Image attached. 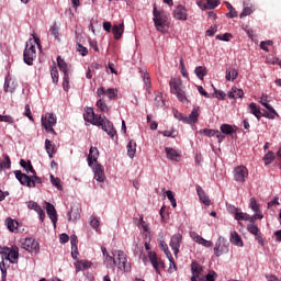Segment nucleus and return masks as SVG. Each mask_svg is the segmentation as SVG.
<instances>
[{"label": "nucleus", "instance_id": "obj_1", "mask_svg": "<svg viewBox=\"0 0 281 281\" xmlns=\"http://www.w3.org/2000/svg\"><path fill=\"white\" fill-rule=\"evenodd\" d=\"M85 120L90 122V124H93V126H101L102 131H105L112 138L117 135V131L113 126V123H111L106 116L97 115L93 108H87Z\"/></svg>", "mask_w": 281, "mask_h": 281}, {"label": "nucleus", "instance_id": "obj_2", "mask_svg": "<svg viewBox=\"0 0 281 281\" xmlns=\"http://www.w3.org/2000/svg\"><path fill=\"white\" fill-rule=\"evenodd\" d=\"M153 15L154 25L157 32H160V34H166L170 27L168 15H166L162 11L157 10L156 5H154Z\"/></svg>", "mask_w": 281, "mask_h": 281}, {"label": "nucleus", "instance_id": "obj_3", "mask_svg": "<svg viewBox=\"0 0 281 281\" xmlns=\"http://www.w3.org/2000/svg\"><path fill=\"white\" fill-rule=\"evenodd\" d=\"M170 92L178 98L180 102H188V97H186V91H183V82L181 78H172L169 82Z\"/></svg>", "mask_w": 281, "mask_h": 281}, {"label": "nucleus", "instance_id": "obj_4", "mask_svg": "<svg viewBox=\"0 0 281 281\" xmlns=\"http://www.w3.org/2000/svg\"><path fill=\"white\" fill-rule=\"evenodd\" d=\"M0 254L2 256V260H9L11 265H16L19 260V247L12 246L10 248L0 246Z\"/></svg>", "mask_w": 281, "mask_h": 281}, {"label": "nucleus", "instance_id": "obj_5", "mask_svg": "<svg viewBox=\"0 0 281 281\" xmlns=\"http://www.w3.org/2000/svg\"><path fill=\"white\" fill-rule=\"evenodd\" d=\"M20 243L21 249H25V251L30 254H38V251H41V245L32 237L22 239Z\"/></svg>", "mask_w": 281, "mask_h": 281}, {"label": "nucleus", "instance_id": "obj_6", "mask_svg": "<svg viewBox=\"0 0 281 281\" xmlns=\"http://www.w3.org/2000/svg\"><path fill=\"white\" fill-rule=\"evenodd\" d=\"M114 256H116V265L117 269L121 271H131V263H128V259L126 257V254L122 250L114 251Z\"/></svg>", "mask_w": 281, "mask_h": 281}, {"label": "nucleus", "instance_id": "obj_7", "mask_svg": "<svg viewBox=\"0 0 281 281\" xmlns=\"http://www.w3.org/2000/svg\"><path fill=\"white\" fill-rule=\"evenodd\" d=\"M228 252H229V241L223 237H218L214 246L215 256L220 258V256H223V254H228Z\"/></svg>", "mask_w": 281, "mask_h": 281}, {"label": "nucleus", "instance_id": "obj_8", "mask_svg": "<svg viewBox=\"0 0 281 281\" xmlns=\"http://www.w3.org/2000/svg\"><path fill=\"white\" fill-rule=\"evenodd\" d=\"M34 58H36V46L27 45L23 53V60L26 65L32 66L34 65Z\"/></svg>", "mask_w": 281, "mask_h": 281}, {"label": "nucleus", "instance_id": "obj_9", "mask_svg": "<svg viewBox=\"0 0 281 281\" xmlns=\"http://www.w3.org/2000/svg\"><path fill=\"white\" fill-rule=\"evenodd\" d=\"M234 179L237 183H245V179L249 177V170L245 166H238L234 169Z\"/></svg>", "mask_w": 281, "mask_h": 281}, {"label": "nucleus", "instance_id": "obj_10", "mask_svg": "<svg viewBox=\"0 0 281 281\" xmlns=\"http://www.w3.org/2000/svg\"><path fill=\"white\" fill-rule=\"evenodd\" d=\"M181 243H183V235H181V233H177L171 237L169 247H171L175 256H179Z\"/></svg>", "mask_w": 281, "mask_h": 281}, {"label": "nucleus", "instance_id": "obj_11", "mask_svg": "<svg viewBox=\"0 0 281 281\" xmlns=\"http://www.w3.org/2000/svg\"><path fill=\"white\" fill-rule=\"evenodd\" d=\"M148 258L157 273H160L161 269L166 267V263H164L162 260L157 257L156 252L149 251Z\"/></svg>", "mask_w": 281, "mask_h": 281}, {"label": "nucleus", "instance_id": "obj_12", "mask_svg": "<svg viewBox=\"0 0 281 281\" xmlns=\"http://www.w3.org/2000/svg\"><path fill=\"white\" fill-rule=\"evenodd\" d=\"M92 170L94 172V179L99 183H104L106 181V176L104 175V167L100 164H95V166L92 165Z\"/></svg>", "mask_w": 281, "mask_h": 281}, {"label": "nucleus", "instance_id": "obj_13", "mask_svg": "<svg viewBox=\"0 0 281 281\" xmlns=\"http://www.w3.org/2000/svg\"><path fill=\"white\" fill-rule=\"evenodd\" d=\"M198 5L201 10H214L221 5V0H200Z\"/></svg>", "mask_w": 281, "mask_h": 281}, {"label": "nucleus", "instance_id": "obj_14", "mask_svg": "<svg viewBox=\"0 0 281 281\" xmlns=\"http://www.w3.org/2000/svg\"><path fill=\"white\" fill-rule=\"evenodd\" d=\"M173 19H176V21H188V9L181 4L178 5L173 10Z\"/></svg>", "mask_w": 281, "mask_h": 281}, {"label": "nucleus", "instance_id": "obj_15", "mask_svg": "<svg viewBox=\"0 0 281 281\" xmlns=\"http://www.w3.org/2000/svg\"><path fill=\"white\" fill-rule=\"evenodd\" d=\"M98 157H100V150H98V147H90L87 158L88 166L90 168H93V164H98Z\"/></svg>", "mask_w": 281, "mask_h": 281}, {"label": "nucleus", "instance_id": "obj_16", "mask_svg": "<svg viewBox=\"0 0 281 281\" xmlns=\"http://www.w3.org/2000/svg\"><path fill=\"white\" fill-rule=\"evenodd\" d=\"M46 213L48 214L54 227H56V223H58V213L56 212L54 204L46 202Z\"/></svg>", "mask_w": 281, "mask_h": 281}, {"label": "nucleus", "instance_id": "obj_17", "mask_svg": "<svg viewBox=\"0 0 281 281\" xmlns=\"http://www.w3.org/2000/svg\"><path fill=\"white\" fill-rule=\"evenodd\" d=\"M97 94L99 98H101V95H108L110 100H115L117 98V90L113 88H109L108 90H104V87H100L97 90Z\"/></svg>", "mask_w": 281, "mask_h": 281}, {"label": "nucleus", "instance_id": "obj_18", "mask_svg": "<svg viewBox=\"0 0 281 281\" xmlns=\"http://www.w3.org/2000/svg\"><path fill=\"white\" fill-rule=\"evenodd\" d=\"M14 175H15V179H18V181H20L22 186H26L27 188H31V183H32L31 176H27L21 172V170H15Z\"/></svg>", "mask_w": 281, "mask_h": 281}, {"label": "nucleus", "instance_id": "obj_19", "mask_svg": "<svg viewBox=\"0 0 281 281\" xmlns=\"http://www.w3.org/2000/svg\"><path fill=\"white\" fill-rule=\"evenodd\" d=\"M229 240L232 245H235V247H245V243L243 241V238L240 235H238V232L234 231L231 232Z\"/></svg>", "mask_w": 281, "mask_h": 281}, {"label": "nucleus", "instance_id": "obj_20", "mask_svg": "<svg viewBox=\"0 0 281 281\" xmlns=\"http://www.w3.org/2000/svg\"><path fill=\"white\" fill-rule=\"evenodd\" d=\"M4 225L7 226L9 232H12V234H18V232H19V222H16L15 220H13L12 217H8L4 221Z\"/></svg>", "mask_w": 281, "mask_h": 281}, {"label": "nucleus", "instance_id": "obj_21", "mask_svg": "<svg viewBox=\"0 0 281 281\" xmlns=\"http://www.w3.org/2000/svg\"><path fill=\"white\" fill-rule=\"evenodd\" d=\"M42 126L44 128H49V126H56V117L54 114H48V116H42Z\"/></svg>", "mask_w": 281, "mask_h": 281}, {"label": "nucleus", "instance_id": "obj_22", "mask_svg": "<svg viewBox=\"0 0 281 281\" xmlns=\"http://www.w3.org/2000/svg\"><path fill=\"white\" fill-rule=\"evenodd\" d=\"M16 86L18 85L14 82V79L7 77V79L4 81V91L7 93H14Z\"/></svg>", "mask_w": 281, "mask_h": 281}, {"label": "nucleus", "instance_id": "obj_23", "mask_svg": "<svg viewBox=\"0 0 281 281\" xmlns=\"http://www.w3.org/2000/svg\"><path fill=\"white\" fill-rule=\"evenodd\" d=\"M248 110H249V113H251V115H255L258 122H260V117H262V112L260 111V106H258V104L252 102L248 105Z\"/></svg>", "mask_w": 281, "mask_h": 281}, {"label": "nucleus", "instance_id": "obj_24", "mask_svg": "<svg viewBox=\"0 0 281 281\" xmlns=\"http://www.w3.org/2000/svg\"><path fill=\"white\" fill-rule=\"evenodd\" d=\"M196 192L200 201L204 205H210L212 203V201H210V198H207V195L205 194V191L203 190V188H201V186H196Z\"/></svg>", "mask_w": 281, "mask_h": 281}, {"label": "nucleus", "instance_id": "obj_25", "mask_svg": "<svg viewBox=\"0 0 281 281\" xmlns=\"http://www.w3.org/2000/svg\"><path fill=\"white\" fill-rule=\"evenodd\" d=\"M140 76L146 87V91L150 93V87H153V83L150 82V75L148 74V70H140Z\"/></svg>", "mask_w": 281, "mask_h": 281}, {"label": "nucleus", "instance_id": "obj_26", "mask_svg": "<svg viewBox=\"0 0 281 281\" xmlns=\"http://www.w3.org/2000/svg\"><path fill=\"white\" fill-rule=\"evenodd\" d=\"M112 33L114 34L115 41H120L124 34V24L114 25L112 27Z\"/></svg>", "mask_w": 281, "mask_h": 281}, {"label": "nucleus", "instance_id": "obj_27", "mask_svg": "<svg viewBox=\"0 0 281 281\" xmlns=\"http://www.w3.org/2000/svg\"><path fill=\"white\" fill-rule=\"evenodd\" d=\"M238 78V70L235 68H228L226 69V76L225 79L228 82H234Z\"/></svg>", "mask_w": 281, "mask_h": 281}, {"label": "nucleus", "instance_id": "obj_28", "mask_svg": "<svg viewBox=\"0 0 281 281\" xmlns=\"http://www.w3.org/2000/svg\"><path fill=\"white\" fill-rule=\"evenodd\" d=\"M191 271H192V276H198L200 278H203V276H201V273H203V267L199 262L196 261L191 262Z\"/></svg>", "mask_w": 281, "mask_h": 281}, {"label": "nucleus", "instance_id": "obj_29", "mask_svg": "<svg viewBox=\"0 0 281 281\" xmlns=\"http://www.w3.org/2000/svg\"><path fill=\"white\" fill-rule=\"evenodd\" d=\"M57 65H58L60 71H63L64 76H69V65H67L65 63L63 57H60V56L57 57Z\"/></svg>", "mask_w": 281, "mask_h": 281}, {"label": "nucleus", "instance_id": "obj_30", "mask_svg": "<svg viewBox=\"0 0 281 281\" xmlns=\"http://www.w3.org/2000/svg\"><path fill=\"white\" fill-rule=\"evenodd\" d=\"M45 148H46V153H47L49 159H52L54 157V153H56V145H54V143H52V140L46 139Z\"/></svg>", "mask_w": 281, "mask_h": 281}, {"label": "nucleus", "instance_id": "obj_31", "mask_svg": "<svg viewBox=\"0 0 281 281\" xmlns=\"http://www.w3.org/2000/svg\"><path fill=\"white\" fill-rule=\"evenodd\" d=\"M154 102L158 109H164V106H166V100L164 99V94L161 92L156 93Z\"/></svg>", "mask_w": 281, "mask_h": 281}, {"label": "nucleus", "instance_id": "obj_32", "mask_svg": "<svg viewBox=\"0 0 281 281\" xmlns=\"http://www.w3.org/2000/svg\"><path fill=\"white\" fill-rule=\"evenodd\" d=\"M243 95H245V92L243 91V89H238L236 87H233L232 91L228 92V98L234 100L238 98H243Z\"/></svg>", "mask_w": 281, "mask_h": 281}, {"label": "nucleus", "instance_id": "obj_33", "mask_svg": "<svg viewBox=\"0 0 281 281\" xmlns=\"http://www.w3.org/2000/svg\"><path fill=\"white\" fill-rule=\"evenodd\" d=\"M159 247L167 256L169 262H172V265H175V258H172V252H170V250L168 249V245L166 244V241H160Z\"/></svg>", "mask_w": 281, "mask_h": 281}, {"label": "nucleus", "instance_id": "obj_34", "mask_svg": "<svg viewBox=\"0 0 281 281\" xmlns=\"http://www.w3.org/2000/svg\"><path fill=\"white\" fill-rule=\"evenodd\" d=\"M135 153H137V143L135 140H130L127 144V155L133 159L135 157Z\"/></svg>", "mask_w": 281, "mask_h": 281}, {"label": "nucleus", "instance_id": "obj_35", "mask_svg": "<svg viewBox=\"0 0 281 281\" xmlns=\"http://www.w3.org/2000/svg\"><path fill=\"white\" fill-rule=\"evenodd\" d=\"M165 151L167 154L168 159H171V161H177L179 159V153L175 148L166 147Z\"/></svg>", "mask_w": 281, "mask_h": 281}, {"label": "nucleus", "instance_id": "obj_36", "mask_svg": "<svg viewBox=\"0 0 281 281\" xmlns=\"http://www.w3.org/2000/svg\"><path fill=\"white\" fill-rule=\"evenodd\" d=\"M225 5L227 7L228 13H226V16L228 19H236L238 16V11L232 5V3L225 1Z\"/></svg>", "mask_w": 281, "mask_h": 281}, {"label": "nucleus", "instance_id": "obj_37", "mask_svg": "<svg viewBox=\"0 0 281 281\" xmlns=\"http://www.w3.org/2000/svg\"><path fill=\"white\" fill-rule=\"evenodd\" d=\"M104 262L106 263L110 269H115V265H117V258H115V252H113V256L106 255L104 258Z\"/></svg>", "mask_w": 281, "mask_h": 281}, {"label": "nucleus", "instance_id": "obj_38", "mask_svg": "<svg viewBox=\"0 0 281 281\" xmlns=\"http://www.w3.org/2000/svg\"><path fill=\"white\" fill-rule=\"evenodd\" d=\"M220 131L224 135H234V133H236V127H234L229 124H222L221 127H220Z\"/></svg>", "mask_w": 281, "mask_h": 281}, {"label": "nucleus", "instance_id": "obj_39", "mask_svg": "<svg viewBox=\"0 0 281 281\" xmlns=\"http://www.w3.org/2000/svg\"><path fill=\"white\" fill-rule=\"evenodd\" d=\"M268 112L266 111L261 117H267L268 120H276V117H280L278 115V112H276V109L273 106L267 108Z\"/></svg>", "mask_w": 281, "mask_h": 281}, {"label": "nucleus", "instance_id": "obj_40", "mask_svg": "<svg viewBox=\"0 0 281 281\" xmlns=\"http://www.w3.org/2000/svg\"><path fill=\"white\" fill-rule=\"evenodd\" d=\"M189 124H196L199 122V108H193L191 114L188 116Z\"/></svg>", "mask_w": 281, "mask_h": 281}, {"label": "nucleus", "instance_id": "obj_41", "mask_svg": "<svg viewBox=\"0 0 281 281\" xmlns=\"http://www.w3.org/2000/svg\"><path fill=\"white\" fill-rule=\"evenodd\" d=\"M194 74L199 78V80H203V78L207 76V68L203 66H199L194 69Z\"/></svg>", "mask_w": 281, "mask_h": 281}, {"label": "nucleus", "instance_id": "obj_42", "mask_svg": "<svg viewBox=\"0 0 281 281\" xmlns=\"http://www.w3.org/2000/svg\"><path fill=\"white\" fill-rule=\"evenodd\" d=\"M4 160L0 162V172L5 168L7 170H10L12 166V161L10 160V156L8 154L3 155Z\"/></svg>", "mask_w": 281, "mask_h": 281}, {"label": "nucleus", "instance_id": "obj_43", "mask_svg": "<svg viewBox=\"0 0 281 281\" xmlns=\"http://www.w3.org/2000/svg\"><path fill=\"white\" fill-rule=\"evenodd\" d=\"M276 159V154L273 150H269L265 156H263V161L266 166H269V164H272Z\"/></svg>", "mask_w": 281, "mask_h": 281}, {"label": "nucleus", "instance_id": "obj_44", "mask_svg": "<svg viewBox=\"0 0 281 281\" xmlns=\"http://www.w3.org/2000/svg\"><path fill=\"white\" fill-rule=\"evenodd\" d=\"M173 115L176 120H179V122H184V124H190V120L188 116H184L181 112L173 110Z\"/></svg>", "mask_w": 281, "mask_h": 281}, {"label": "nucleus", "instance_id": "obj_45", "mask_svg": "<svg viewBox=\"0 0 281 281\" xmlns=\"http://www.w3.org/2000/svg\"><path fill=\"white\" fill-rule=\"evenodd\" d=\"M97 108L101 113H106L109 112V105H106V102H104L102 99H99L97 101Z\"/></svg>", "mask_w": 281, "mask_h": 281}, {"label": "nucleus", "instance_id": "obj_46", "mask_svg": "<svg viewBox=\"0 0 281 281\" xmlns=\"http://www.w3.org/2000/svg\"><path fill=\"white\" fill-rule=\"evenodd\" d=\"M54 66L50 69V76L53 79L54 85L58 82V68L56 67V61H53Z\"/></svg>", "mask_w": 281, "mask_h": 281}, {"label": "nucleus", "instance_id": "obj_47", "mask_svg": "<svg viewBox=\"0 0 281 281\" xmlns=\"http://www.w3.org/2000/svg\"><path fill=\"white\" fill-rule=\"evenodd\" d=\"M247 232H249V234H252V236H256L260 233V228H258V225L249 223L247 225Z\"/></svg>", "mask_w": 281, "mask_h": 281}, {"label": "nucleus", "instance_id": "obj_48", "mask_svg": "<svg viewBox=\"0 0 281 281\" xmlns=\"http://www.w3.org/2000/svg\"><path fill=\"white\" fill-rule=\"evenodd\" d=\"M235 221H249V214L237 211L235 213Z\"/></svg>", "mask_w": 281, "mask_h": 281}, {"label": "nucleus", "instance_id": "obj_49", "mask_svg": "<svg viewBox=\"0 0 281 281\" xmlns=\"http://www.w3.org/2000/svg\"><path fill=\"white\" fill-rule=\"evenodd\" d=\"M257 218H259L260 221H262V218H265V215H262V213L258 212L255 215H248V222L250 224H256Z\"/></svg>", "mask_w": 281, "mask_h": 281}, {"label": "nucleus", "instance_id": "obj_50", "mask_svg": "<svg viewBox=\"0 0 281 281\" xmlns=\"http://www.w3.org/2000/svg\"><path fill=\"white\" fill-rule=\"evenodd\" d=\"M78 218H80V212L71 209V211L68 212V221H78Z\"/></svg>", "mask_w": 281, "mask_h": 281}, {"label": "nucleus", "instance_id": "obj_51", "mask_svg": "<svg viewBox=\"0 0 281 281\" xmlns=\"http://www.w3.org/2000/svg\"><path fill=\"white\" fill-rule=\"evenodd\" d=\"M200 135H205L206 137H214L216 135V131L204 128L199 131Z\"/></svg>", "mask_w": 281, "mask_h": 281}, {"label": "nucleus", "instance_id": "obj_52", "mask_svg": "<svg viewBox=\"0 0 281 281\" xmlns=\"http://www.w3.org/2000/svg\"><path fill=\"white\" fill-rule=\"evenodd\" d=\"M36 183L41 184L43 183V180L41 179V177L33 175L31 176V187L30 188H36Z\"/></svg>", "mask_w": 281, "mask_h": 281}, {"label": "nucleus", "instance_id": "obj_53", "mask_svg": "<svg viewBox=\"0 0 281 281\" xmlns=\"http://www.w3.org/2000/svg\"><path fill=\"white\" fill-rule=\"evenodd\" d=\"M218 274L214 270H210L209 273L204 277V281H216Z\"/></svg>", "mask_w": 281, "mask_h": 281}, {"label": "nucleus", "instance_id": "obj_54", "mask_svg": "<svg viewBox=\"0 0 281 281\" xmlns=\"http://www.w3.org/2000/svg\"><path fill=\"white\" fill-rule=\"evenodd\" d=\"M259 102L261 103L262 106H265V109L271 108V104H269V99L265 93L261 94Z\"/></svg>", "mask_w": 281, "mask_h": 281}, {"label": "nucleus", "instance_id": "obj_55", "mask_svg": "<svg viewBox=\"0 0 281 281\" xmlns=\"http://www.w3.org/2000/svg\"><path fill=\"white\" fill-rule=\"evenodd\" d=\"M50 34L57 40L60 41V33L58 32V25H56V23H54V25L50 27L49 30Z\"/></svg>", "mask_w": 281, "mask_h": 281}, {"label": "nucleus", "instance_id": "obj_56", "mask_svg": "<svg viewBox=\"0 0 281 281\" xmlns=\"http://www.w3.org/2000/svg\"><path fill=\"white\" fill-rule=\"evenodd\" d=\"M76 49L79 52V54H81V56H87V54H89V49L82 46L80 43H77Z\"/></svg>", "mask_w": 281, "mask_h": 281}, {"label": "nucleus", "instance_id": "obj_57", "mask_svg": "<svg viewBox=\"0 0 281 281\" xmlns=\"http://www.w3.org/2000/svg\"><path fill=\"white\" fill-rule=\"evenodd\" d=\"M252 13H254V9H251V7H245L243 12L239 14V18L245 19V16H249Z\"/></svg>", "mask_w": 281, "mask_h": 281}, {"label": "nucleus", "instance_id": "obj_58", "mask_svg": "<svg viewBox=\"0 0 281 281\" xmlns=\"http://www.w3.org/2000/svg\"><path fill=\"white\" fill-rule=\"evenodd\" d=\"M50 182L57 188V190H63V184H60L59 178H55L54 175H50Z\"/></svg>", "mask_w": 281, "mask_h": 281}, {"label": "nucleus", "instance_id": "obj_59", "mask_svg": "<svg viewBox=\"0 0 281 281\" xmlns=\"http://www.w3.org/2000/svg\"><path fill=\"white\" fill-rule=\"evenodd\" d=\"M249 207H251L255 211V213L260 212V206L258 205V202L256 201V198L250 199Z\"/></svg>", "mask_w": 281, "mask_h": 281}, {"label": "nucleus", "instance_id": "obj_60", "mask_svg": "<svg viewBox=\"0 0 281 281\" xmlns=\"http://www.w3.org/2000/svg\"><path fill=\"white\" fill-rule=\"evenodd\" d=\"M0 269H1V273H2V281H7L8 270L5 269V262L3 260L0 263Z\"/></svg>", "mask_w": 281, "mask_h": 281}, {"label": "nucleus", "instance_id": "obj_61", "mask_svg": "<svg viewBox=\"0 0 281 281\" xmlns=\"http://www.w3.org/2000/svg\"><path fill=\"white\" fill-rule=\"evenodd\" d=\"M190 236L194 243H198V245H201V241L203 240V237L194 232L190 233Z\"/></svg>", "mask_w": 281, "mask_h": 281}, {"label": "nucleus", "instance_id": "obj_62", "mask_svg": "<svg viewBox=\"0 0 281 281\" xmlns=\"http://www.w3.org/2000/svg\"><path fill=\"white\" fill-rule=\"evenodd\" d=\"M90 225L93 227V229H98V227H100V220H98L95 216H91Z\"/></svg>", "mask_w": 281, "mask_h": 281}, {"label": "nucleus", "instance_id": "obj_63", "mask_svg": "<svg viewBox=\"0 0 281 281\" xmlns=\"http://www.w3.org/2000/svg\"><path fill=\"white\" fill-rule=\"evenodd\" d=\"M70 244H71V249H78V236L71 235L70 236Z\"/></svg>", "mask_w": 281, "mask_h": 281}, {"label": "nucleus", "instance_id": "obj_64", "mask_svg": "<svg viewBox=\"0 0 281 281\" xmlns=\"http://www.w3.org/2000/svg\"><path fill=\"white\" fill-rule=\"evenodd\" d=\"M63 89L69 91V75H64Z\"/></svg>", "mask_w": 281, "mask_h": 281}]
</instances>
